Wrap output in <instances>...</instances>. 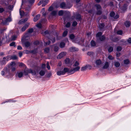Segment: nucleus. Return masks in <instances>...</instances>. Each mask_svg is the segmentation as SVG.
<instances>
[{"mask_svg": "<svg viewBox=\"0 0 131 131\" xmlns=\"http://www.w3.org/2000/svg\"><path fill=\"white\" fill-rule=\"evenodd\" d=\"M95 63L97 66L99 67V66L101 64V62L100 60H98L96 61Z\"/></svg>", "mask_w": 131, "mask_h": 131, "instance_id": "a211bd4d", "label": "nucleus"}, {"mask_svg": "<svg viewBox=\"0 0 131 131\" xmlns=\"http://www.w3.org/2000/svg\"><path fill=\"white\" fill-rule=\"evenodd\" d=\"M91 66L90 65H86L84 67H83L81 68L82 71H84L86 70L87 68L90 69L91 68Z\"/></svg>", "mask_w": 131, "mask_h": 131, "instance_id": "0eeeda50", "label": "nucleus"}, {"mask_svg": "<svg viewBox=\"0 0 131 131\" xmlns=\"http://www.w3.org/2000/svg\"><path fill=\"white\" fill-rule=\"evenodd\" d=\"M69 50L71 52H74L78 50V49L76 48L75 47H72L69 48Z\"/></svg>", "mask_w": 131, "mask_h": 131, "instance_id": "4468645a", "label": "nucleus"}, {"mask_svg": "<svg viewBox=\"0 0 131 131\" xmlns=\"http://www.w3.org/2000/svg\"><path fill=\"white\" fill-rule=\"evenodd\" d=\"M102 33L101 32H100L97 33L96 35V37L98 38H99L101 37V36L102 35Z\"/></svg>", "mask_w": 131, "mask_h": 131, "instance_id": "2f4dec72", "label": "nucleus"}, {"mask_svg": "<svg viewBox=\"0 0 131 131\" xmlns=\"http://www.w3.org/2000/svg\"><path fill=\"white\" fill-rule=\"evenodd\" d=\"M63 11L62 10H60L58 14L59 16H62L63 14Z\"/></svg>", "mask_w": 131, "mask_h": 131, "instance_id": "e433bc0d", "label": "nucleus"}, {"mask_svg": "<svg viewBox=\"0 0 131 131\" xmlns=\"http://www.w3.org/2000/svg\"><path fill=\"white\" fill-rule=\"evenodd\" d=\"M39 44V42L38 41H35L34 42V44L35 45H38Z\"/></svg>", "mask_w": 131, "mask_h": 131, "instance_id": "0e129e2a", "label": "nucleus"}, {"mask_svg": "<svg viewBox=\"0 0 131 131\" xmlns=\"http://www.w3.org/2000/svg\"><path fill=\"white\" fill-rule=\"evenodd\" d=\"M91 45L92 46L94 47L96 45V43L95 41L92 40L91 42Z\"/></svg>", "mask_w": 131, "mask_h": 131, "instance_id": "393cba45", "label": "nucleus"}, {"mask_svg": "<svg viewBox=\"0 0 131 131\" xmlns=\"http://www.w3.org/2000/svg\"><path fill=\"white\" fill-rule=\"evenodd\" d=\"M57 74L58 75H60L64 74V73L63 71H59L57 72Z\"/></svg>", "mask_w": 131, "mask_h": 131, "instance_id": "4be33fe9", "label": "nucleus"}, {"mask_svg": "<svg viewBox=\"0 0 131 131\" xmlns=\"http://www.w3.org/2000/svg\"><path fill=\"white\" fill-rule=\"evenodd\" d=\"M126 9V8L125 6H124L122 8V9L123 11H125Z\"/></svg>", "mask_w": 131, "mask_h": 131, "instance_id": "680f3d73", "label": "nucleus"}, {"mask_svg": "<svg viewBox=\"0 0 131 131\" xmlns=\"http://www.w3.org/2000/svg\"><path fill=\"white\" fill-rule=\"evenodd\" d=\"M41 34L43 35L44 36L48 34V31H43L42 32Z\"/></svg>", "mask_w": 131, "mask_h": 131, "instance_id": "473e14b6", "label": "nucleus"}, {"mask_svg": "<svg viewBox=\"0 0 131 131\" xmlns=\"http://www.w3.org/2000/svg\"><path fill=\"white\" fill-rule=\"evenodd\" d=\"M130 23L129 21H126L124 23V24L126 27H128L130 26Z\"/></svg>", "mask_w": 131, "mask_h": 131, "instance_id": "6ab92c4d", "label": "nucleus"}, {"mask_svg": "<svg viewBox=\"0 0 131 131\" xmlns=\"http://www.w3.org/2000/svg\"><path fill=\"white\" fill-rule=\"evenodd\" d=\"M29 25V23H27L21 28V31H24L26 30V29L28 27Z\"/></svg>", "mask_w": 131, "mask_h": 131, "instance_id": "39448f33", "label": "nucleus"}, {"mask_svg": "<svg viewBox=\"0 0 131 131\" xmlns=\"http://www.w3.org/2000/svg\"><path fill=\"white\" fill-rule=\"evenodd\" d=\"M124 63L125 64H129L130 62L128 59L124 60Z\"/></svg>", "mask_w": 131, "mask_h": 131, "instance_id": "cd10ccee", "label": "nucleus"}, {"mask_svg": "<svg viewBox=\"0 0 131 131\" xmlns=\"http://www.w3.org/2000/svg\"><path fill=\"white\" fill-rule=\"evenodd\" d=\"M114 63L115 66L116 67H119L120 66V63L118 61H115Z\"/></svg>", "mask_w": 131, "mask_h": 131, "instance_id": "ddd939ff", "label": "nucleus"}, {"mask_svg": "<svg viewBox=\"0 0 131 131\" xmlns=\"http://www.w3.org/2000/svg\"><path fill=\"white\" fill-rule=\"evenodd\" d=\"M121 50L122 48L121 47L118 46L116 50L117 51H120Z\"/></svg>", "mask_w": 131, "mask_h": 131, "instance_id": "a18cd8bd", "label": "nucleus"}, {"mask_svg": "<svg viewBox=\"0 0 131 131\" xmlns=\"http://www.w3.org/2000/svg\"><path fill=\"white\" fill-rule=\"evenodd\" d=\"M15 43V42H13L10 44V46H14V47H15L16 46Z\"/></svg>", "mask_w": 131, "mask_h": 131, "instance_id": "37998d69", "label": "nucleus"}, {"mask_svg": "<svg viewBox=\"0 0 131 131\" xmlns=\"http://www.w3.org/2000/svg\"><path fill=\"white\" fill-rule=\"evenodd\" d=\"M119 17V15H116L114 18L115 19H117Z\"/></svg>", "mask_w": 131, "mask_h": 131, "instance_id": "774afa93", "label": "nucleus"}, {"mask_svg": "<svg viewBox=\"0 0 131 131\" xmlns=\"http://www.w3.org/2000/svg\"><path fill=\"white\" fill-rule=\"evenodd\" d=\"M57 13V11H53L51 13V14L53 16L56 15Z\"/></svg>", "mask_w": 131, "mask_h": 131, "instance_id": "58836bf2", "label": "nucleus"}, {"mask_svg": "<svg viewBox=\"0 0 131 131\" xmlns=\"http://www.w3.org/2000/svg\"><path fill=\"white\" fill-rule=\"evenodd\" d=\"M75 36L73 34H71L70 36V38L71 39H73L74 38Z\"/></svg>", "mask_w": 131, "mask_h": 131, "instance_id": "c03bdc74", "label": "nucleus"}, {"mask_svg": "<svg viewBox=\"0 0 131 131\" xmlns=\"http://www.w3.org/2000/svg\"><path fill=\"white\" fill-rule=\"evenodd\" d=\"M79 65V63L77 61H76L73 65V67H76L70 69L69 72L70 73H73L76 71H79L80 69V67L78 66Z\"/></svg>", "mask_w": 131, "mask_h": 131, "instance_id": "f257e3e1", "label": "nucleus"}, {"mask_svg": "<svg viewBox=\"0 0 131 131\" xmlns=\"http://www.w3.org/2000/svg\"><path fill=\"white\" fill-rule=\"evenodd\" d=\"M25 45L26 47H28L30 45V43L29 42L27 41L25 43Z\"/></svg>", "mask_w": 131, "mask_h": 131, "instance_id": "bb28decb", "label": "nucleus"}, {"mask_svg": "<svg viewBox=\"0 0 131 131\" xmlns=\"http://www.w3.org/2000/svg\"><path fill=\"white\" fill-rule=\"evenodd\" d=\"M104 24L103 23H102L100 25H99V27L101 29L103 28L104 27Z\"/></svg>", "mask_w": 131, "mask_h": 131, "instance_id": "79ce46f5", "label": "nucleus"}, {"mask_svg": "<svg viewBox=\"0 0 131 131\" xmlns=\"http://www.w3.org/2000/svg\"><path fill=\"white\" fill-rule=\"evenodd\" d=\"M40 16V14H38L36 15L34 18V21L35 22H36L39 19Z\"/></svg>", "mask_w": 131, "mask_h": 131, "instance_id": "9d476101", "label": "nucleus"}, {"mask_svg": "<svg viewBox=\"0 0 131 131\" xmlns=\"http://www.w3.org/2000/svg\"><path fill=\"white\" fill-rule=\"evenodd\" d=\"M65 45V43L63 42H61L60 45V46L61 48H63Z\"/></svg>", "mask_w": 131, "mask_h": 131, "instance_id": "412c9836", "label": "nucleus"}, {"mask_svg": "<svg viewBox=\"0 0 131 131\" xmlns=\"http://www.w3.org/2000/svg\"><path fill=\"white\" fill-rule=\"evenodd\" d=\"M65 63L66 64H68L70 62V59L69 58L66 59L65 60Z\"/></svg>", "mask_w": 131, "mask_h": 131, "instance_id": "a19ab883", "label": "nucleus"}, {"mask_svg": "<svg viewBox=\"0 0 131 131\" xmlns=\"http://www.w3.org/2000/svg\"><path fill=\"white\" fill-rule=\"evenodd\" d=\"M33 31V29L32 28L29 29L28 30V32L30 33L32 32Z\"/></svg>", "mask_w": 131, "mask_h": 131, "instance_id": "8fccbe9b", "label": "nucleus"}, {"mask_svg": "<svg viewBox=\"0 0 131 131\" xmlns=\"http://www.w3.org/2000/svg\"><path fill=\"white\" fill-rule=\"evenodd\" d=\"M17 49L19 50H21L22 49V48L21 46H19L17 47Z\"/></svg>", "mask_w": 131, "mask_h": 131, "instance_id": "69168bd1", "label": "nucleus"}, {"mask_svg": "<svg viewBox=\"0 0 131 131\" xmlns=\"http://www.w3.org/2000/svg\"><path fill=\"white\" fill-rule=\"evenodd\" d=\"M113 50V47H111L108 49V51L110 52H111Z\"/></svg>", "mask_w": 131, "mask_h": 131, "instance_id": "ea45409f", "label": "nucleus"}, {"mask_svg": "<svg viewBox=\"0 0 131 131\" xmlns=\"http://www.w3.org/2000/svg\"><path fill=\"white\" fill-rule=\"evenodd\" d=\"M39 74L41 75L42 76L45 75V72L41 70L39 72Z\"/></svg>", "mask_w": 131, "mask_h": 131, "instance_id": "c756f323", "label": "nucleus"}, {"mask_svg": "<svg viewBox=\"0 0 131 131\" xmlns=\"http://www.w3.org/2000/svg\"><path fill=\"white\" fill-rule=\"evenodd\" d=\"M67 34V31H65L63 33V37H65Z\"/></svg>", "mask_w": 131, "mask_h": 131, "instance_id": "3c124183", "label": "nucleus"}, {"mask_svg": "<svg viewBox=\"0 0 131 131\" xmlns=\"http://www.w3.org/2000/svg\"><path fill=\"white\" fill-rule=\"evenodd\" d=\"M16 38V37L15 36H14L12 37V40H15Z\"/></svg>", "mask_w": 131, "mask_h": 131, "instance_id": "bf43d9fd", "label": "nucleus"}, {"mask_svg": "<svg viewBox=\"0 0 131 131\" xmlns=\"http://www.w3.org/2000/svg\"><path fill=\"white\" fill-rule=\"evenodd\" d=\"M11 59L15 60L17 59V57L16 55H13L11 57Z\"/></svg>", "mask_w": 131, "mask_h": 131, "instance_id": "72a5a7b5", "label": "nucleus"}, {"mask_svg": "<svg viewBox=\"0 0 131 131\" xmlns=\"http://www.w3.org/2000/svg\"><path fill=\"white\" fill-rule=\"evenodd\" d=\"M9 70L7 68H5L3 71H2V74L3 75H7L9 74Z\"/></svg>", "mask_w": 131, "mask_h": 131, "instance_id": "7ed1b4c3", "label": "nucleus"}, {"mask_svg": "<svg viewBox=\"0 0 131 131\" xmlns=\"http://www.w3.org/2000/svg\"><path fill=\"white\" fill-rule=\"evenodd\" d=\"M127 42L129 43H131V38H129L127 40Z\"/></svg>", "mask_w": 131, "mask_h": 131, "instance_id": "e2e57ef3", "label": "nucleus"}, {"mask_svg": "<svg viewBox=\"0 0 131 131\" xmlns=\"http://www.w3.org/2000/svg\"><path fill=\"white\" fill-rule=\"evenodd\" d=\"M48 0H45V1H43V4L42 5V7L45 6L48 3Z\"/></svg>", "mask_w": 131, "mask_h": 131, "instance_id": "c85d7f7f", "label": "nucleus"}, {"mask_svg": "<svg viewBox=\"0 0 131 131\" xmlns=\"http://www.w3.org/2000/svg\"><path fill=\"white\" fill-rule=\"evenodd\" d=\"M13 8V5H10L8 6V9L10 10H12Z\"/></svg>", "mask_w": 131, "mask_h": 131, "instance_id": "13d9d810", "label": "nucleus"}, {"mask_svg": "<svg viewBox=\"0 0 131 131\" xmlns=\"http://www.w3.org/2000/svg\"><path fill=\"white\" fill-rule=\"evenodd\" d=\"M100 40L101 41L104 40L105 39V37L103 36H102L99 38Z\"/></svg>", "mask_w": 131, "mask_h": 131, "instance_id": "c9c22d12", "label": "nucleus"}, {"mask_svg": "<svg viewBox=\"0 0 131 131\" xmlns=\"http://www.w3.org/2000/svg\"><path fill=\"white\" fill-rule=\"evenodd\" d=\"M60 7L64 9H66L67 8H69L70 7H67L66 6V4L64 2H62L60 4Z\"/></svg>", "mask_w": 131, "mask_h": 131, "instance_id": "423d86ee", "label": "nucleus"}, {"mask_svg": "<svg viewBox=\"0 0 131 131\" xmlns=\"http://www.w3.org/2000/svg\"><path fill=\"white\" fill-rule=\"evenodd\" d=\"M54 51L55 52H57L59 50L58 47L56 45H54Z\"/></svg>", "mask_w": 131, "mask_h": 131, "instance_id": "b1692460", "label": "nucleus"}, {"mask_svg": "<svg viewBox=\"0 0 131 131\" xmlns=\"http://www.w3.org/2000/svg\"><path fill=\"white\" fill-rule=\"evenodd\" d=\"M76 18L77 19L80 20L81 18L80 15L79 14L76 15Z\"/></svg>", "mask_w": 131, "mask_h": 131, "instance_id": "49530a36", "label": "nucleus"}, {"mask_svg": "<svg viewBox=\"0 0 131 131\" xmlns=\"http://www.w3.org/2000/svg\"><path fill=\"white\" fill-rule=\"evenodd\" d=\"M70 26V24L69 23H68L66 25V26L67 27H69Z\"/></svg>", "mask_w": 131, "mask_h": 131, "instance_id": "052dcab7", "label": "nucleus"}, {"mask_svg": "<svg viewBox=\"0 0 131 131\" xmlns=\"http://www.w3.org/2000/svg\"><path fill=\"white\" fill-rule=\"evenodd\" d=\"M95 6L96 7L97 10L102 9L101 6L98 4H96L95 5Z\"/></svg>", "mask_w": 131, "mask_h": 131, "instance_id": "a878e982", "label": "nucleus"}, {"mask_svg": "<svg viewBox=\"0 0 131 131\" xmlns=\"http://www.w3.org/2000/svg\"><path fill=\"white\" fill-rule=\"evenodd\" d=\"M29 73H31L32 75H34L36 74L35 71L34 70H32V69H29Z\"/></svg>", "mask_w": 131, "mask_h": 131, "instance_id": "aec40b11", "label": "nucleus"}, {"mask_svg": "<svg viewBox=\"0 0 131 131\" xmlns=\"http://www.w3.org/2000/svg\"><path fill=\"white\" fill-rule=\"evenodd\" d=\"M67 54L66 52H62L60 53L57 56V58L58 59H60L65 56Z\"/></svg>", "mask_w": 131, "mask_h": 131, "instance_id": "20e7f679", "label": "nucleus"}, {"mask_svg": "<svg viewBox=\"0 0 131 131\" xmlns=\"http://www.w3.org/2000/svg\"><path fill=\"white\" fill-rule=\"evenodd\" d=\"M23 73L22 72H20L18 73V77L19 78L21 77L23 74Z\"/></svg>", "mask_w": 131, "mask_h": 131, "instance_id": "f704fd0d", "label": "nucleus"}, {"mask_svg": "<svg viewBox=\"0 0 131 131\" xmlns=\"http://www.w3.org/2000/svg\"><path fill=\"white\" fill-rule=\"evenodd\" d=\"M69 71V69L67 68H64L63 70V72L64 73V74L66 72H68Z\"/></svg>", "mask_w": 131, "mask_h": 131, "instance_id": "7c9ffc66", "label": "nucleus"}, {"mask_svg": "<svg viewBox=\"0 0 131 131\" xmlns=\"http://www.w3.org/2000/svg\"><path fill=\"white\" fill-rule=\"evenodd\" d=\"M50 43L51 41H48L47 42H45L46 46L49 45L50 44Z\"/></svg>", "mask_w": 131, "mask_h": 131, "instance_id": "4d7b16f0", "label": "nucleus"}, {"mask_svg": "<svg viewBox=\"0 0 131 131\" xmlns=\"http://www.w3.org/2000/svg\"><path fill=\"white\" fill-rule=\"evenodd\" d=\"M52 73L51 72L48 73L46 75L47 77L49 78L51 75Z\"/></svg>", "mask_w": 131, "mask_h": 131, "instance_id": "5fc2aeb1", "label": "nucleus"}, {"mask_svg": "<svg viewBox=\"0 0 131 131\" xmlns=\"http://www.w3.org/2000/svg\"><path fill=\"white\" fill-rule=\"evenodd\" d=\"M28 73H29V69H24L23 72L24 75H27Z\"/></svg>", "mask_w": 131, "mask_h": 131, "instance_id": "f8f14e48", "label": "nucleus"}, {"mask_svg": "<svg viewBox=\"0 0 131 131\" xmlns=\"http://www.w3.org/2000/svg\"><path fill=\"white\" fill-rule=\"evenodd\" d=\"M50 51V48L48 47H46L44 49V52L46 53H48Z\"/></svg>", "mask_w": 131, "mask_h": 131, "instance_id": "dca6fc26", "label": "nucleus"}, {"mask_svg": "<svg viewBox=\"0 0 131 131\" xmlns=\"http://www.w3.org/2000/svg\"><path fill=\"white\" fill-rule=\"evenodd\" d=\"M4 11V9L3 8H0V13H1L3 12Z\"/></svg>", "mask_w": 131, "mask_h": 131, "instance_id": "338daca9", "label": "nucleus"}, {"mask_svg": "<svg viewBox=\"0 0 131 131\" xmlns=\"http://www.w3.org/2000/svg\"><path fill=\"white\" fill-rule=\"evenodd\" d=\"M77 24V23L76 21H74L72 24V26H75Z\"/></svg>", "mask_w": 131, "mask_h": 131, "instance_id": "6e6d98bb", "label": "nucleus"}, {"mask_svg": "<svg viewBox=\"0 0 131 131\" xmlns=\"http://www.w3.org/2000/svg\"><path fill=\"white\" fill-rule=\"evenodd\" d=\"M37 52V49L36 48L33 50L30 51L29 53H32L33 54H35Z\"/></svg>", "mask_w": 131, "mask_h": 131, "instance_id": "2eb2a0df", "label": "nucleus"}, {"mask_svg": "<svg viewBox=\"0 0 131 131\" xmlns=\"http://www.w3.org/2000/svg\"><path fill=\"white\" fill-rule=\"evenodd\" d=\"M107 58L110 60H113L114 59V58L113 57L112 55H110L108 56Z\"/></svg>", "mask_w": 131, "mask_h": 131, "instance_id": "4c0bfd02", "label": "nucleus"}, {"mask_svg": "<svg viewBox=\"0 0 131 131\" xmlns=\"http://www.w3.org/2000/svg\"><path fill=\"white\" fill-rule=\"evenodd\" d=\"M115 13L114 12H111L110 13V15L111 17H113L115 15Z\"/></svg>", "mask_w": 131, "mask_h": 131, "instance_id": "09e8293b", "label": "nucleus"}, {"mask_svg": "<svg viewBox=\"0 0 131 131\" xmlns=\"http://www.w3.org/2000/svg\"><path fill=\"white\" fill-rule=\"evenodd\" d=\"M24 23L23 20V19H21L19 21L18 23V24H23Z\"/></svg>", "mask_w": 131, "mask_h": 131, "instance_id": "603ef678", "label": "nucleus"}, {"mask_svg": "<svg viewBox=\"0 0 131 131\" xmlns=\"http://www.w3.org/2000/svg\"><path fill=\"white\" fill-rule=\"evenodd\" d=\"M117 34L120 35H121L123 33V31L121 30H119L117 31Z\"/></svg>", "mask_w": 131, "mask_h": 131, "instance_id": "864d4df0", "label": "nucleus"}, {"mask_svg": "<svg viewBox=\"0 0 131 131\" xmlns=\"http://www.w3.org/2000/svg\"><path fill=\"white\" fill-rule=\"evenodd\" d=\"M102 9L97 10L96 14L97 15H100L102 14Z\"/></svg>", "mask_w": 131, "mask_h": 131, "instance_id": "5701e85b", "label": "nucleus"}, {"mask_svg": "<svg viewBox=\"0 0 131 131\" xmlns=\"http://www.w3.org/2000/svg\"><path fill=\"white\" fill-rule=\"evenodd\" d=\"M109 63L107 62H106L105 63L104 66L103 67V68L104 69H107L109 67Z\"/></svg>", "mask_w": 131, "mask_h": 131, "instance_id": "1a4fd4ad", "label": "nucleus"}, {"mask_svg": "<svg viewBox=\"0 0 131 131\" xmlns=\"http://www.w3.org/2000/svg\"><path fill=\"white\" fill-rule=\"evenodd\" d=\"M39 28H41L42 27V25L40 23H39L36 25Z\"/></svg>", "mask_w": 131, "mask_h": 131, "instance_id": "de8ad7c7", "label": "nucleus"}, {"mask_svg": "<svg viewBox=\"0 0 131 131\" xmlns=\"http://www.w3.org/2000/svg\"><path fill=\"white\" fill-rule=\"evenodd\" d=\"M12 20V19L10 17H8V18H6L4 23V24H6L7 23L10 22Z\"/></svg>", "mask_w": 131, "mask_h": 131, "instance_id": "9b49d317", "label": "nucleus"}, {"mask_svg": "<svg viewBox=\"0 0 131 131\" xmlns=\"http://www.w3.org/2000/svg\"><path fill=\"white\" fill-rule=\"evenodd\" d=\"M9 59V56H7L6 57H4L3 58V60L1 62V64L2 65L3 64L5 63V61H8Z\"/></svg>", "mask_w": 131, "mask_h": 131, "instance_id": "6e6552de", "label": "nucleus"}, {"mask_svg": "<svg viewBox=\"0 0 131 131\" xmlns=\"http://www.w3.org/2000/svg\"><path fill=\"white\" fill-rule=\"evenodd\" d=\"M20 15L21 16V18L24 16L25 15V13L24 11L21 10V9L19 10Z\"/></svg>", "mask_w": 131, "mask_h": 131, "instance_id": "f3484780", "label": "nucleus"}, {"mask_svg": "<svg viewBox=\"0 0 131 131\" xmlns=\"http://www.w3.org/2000/svg\"><path fill=\"white\" fill-rule=\"evenodd\" d=\"M10 66L11 67V68L12 71L14 72L16 70V63L14 61H12L10 63V66H8L9 68Z\"/></svg>", "mask_w": 131, "mask_h": 131, "instance_id": "f03ea898", "label": "nucleus"}]
</instances>
